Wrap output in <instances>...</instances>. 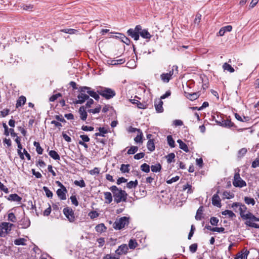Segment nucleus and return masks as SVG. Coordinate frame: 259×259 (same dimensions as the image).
Listing matches in <instances>:
<instances>
[{"mask_svg":"<svg viewBox=\"0 0 259 259\" xmlns=\"http://www.w3.org/2000/svg\"><path fill=\"white\" fill-rule=\"evenodd\" d=\"M235 207H239L240 215L243 220H246L245 224L246 226L256 229L259 228V225L254 223L259 222V218L249 211L247 213H245L247 208L244 204L239 202H234L232 203L231 207L234 209Z\"/></svg>","mask_w":259,"mask_h":259,"instance_id":"1","label":"nucleus"},{"mask_svg":"<svg viewBox=\"0 0 259 259\" xmlns=\"http://www.w3.org/2000/svg\"><path fill=\"white\" fill-rule=\"evenodd\" d=\"M109 189L113 193L114 200L116 203L126 201L127 194L125 191L118 189L116 186L110 187Z\"/></svg>","mask_w":259,"mask_h":259,"instance_id":"2","label":"nucleus"},{"mask_svg":"<svg viewBox=\"0 0 259 259\" xmlns=\"http://www.w3.org/2000/svg\"><path fill=\"white\" fill-rule=\"evenodd\" d=\"M97 93L107 100L113 98L116 95L115 92L108 88L99 87L97 90Z\"/></svg>","mask_w":259,"mask_h":259,"instance_id":"3","label":"nucleus"},{"mask_svg":"<svg viewBox=\"0 0 259 259\" xmlns=\"http://www.w3.org/2000/svg\"><path fill=\"white\" fill-rule=\"evenodd\" d=\"M128 223V218L123 217L118 220H116V221L113 224V227L116 230H120L123 228L126 225H127Z\"/></svg>","mask_w":259,"mask_h":259,"instance_id":"4","label":"nucleus"},{"mask_svg":"<svg viewBox=\"0 0 259 259\" xmlns=\"http://www.w3.org/2000/svg\"><path fill=\"white\" fill-rule=\"evenodd\" d=\"M12 224L3 222L0 225V237H5L9 231H11Z\"/></svg>","mask_w":259,"mask_h":259,"instance_id":"5","label":"nucleus"},{"mask_svg":"<svg viewBox=\"0 0 259 259\" xmlns=\"http://www.w3.org/2000/svg\"><path fill=\"white\" fill-rule=\"evenodd\" d=\"M233 184L235 187L240 188L246 186V182L240 178L239 173L235 174Z\"/></svg>","mask_w":259,"mask_h":259,"instance_id":"6","label":"nucleus"},{"mask_svg":"<svg viewBox=\"0 0 259 259\" xmlns=\"http://www.w3.org/2000/svg\"><path fill=\"white\" fill-rule=\"evenodd\" d=\"M63 213L70 222H73L74 221V213L72 208L68 207L64 208L63 209Z\"/></svg>","mask_w":259,"mask_h":259,"instance_id":"7","label":"nucleus"},{"mask_svg":"<svg viewBox=\"0 0 259 259\" xmlns=\"http://www.w3.org/2000/svg\"><path fill=\"white\" fill-rule=\"evenodd\" d=\"M80 93L77 96V100L75 101V104H82L89 98V96L85 94L86 92H81L79 90Z\"/></svg>","mask_w":259,"mask_h":259,"instance_id":"8","label":"nucleus"},{"mask_svg":"<svg viewBox=\"0 0 259 259\" xmlns=\"http://www.w3.org/2000/svg\"><path fill=\"white\" fill-rule=\"evenodd\" d=\"M18 225L21 228L26 229L29 227L30 221L28 218H24L20 221Z\"/></svg>","mask_w":259,"mask_h":259,"instance_id":"9","label":"nucleus"},{"mask_svg":"<svg viewBox=\"0 0 259 259\" xmlns=\"http://www.w3.org/2000/svg\"><path fill=\"white\" fill-rule=\"evenodd\" d=\"M80 90L81 92H86L90 96L93 98H94V96H95L97 93V91L95 92V91L93 90L90 87L85 86L80 87Z\"/></svg>","mask_w":259,"mask_h":259,"instance_id":"10","label":"nucleus"},{"mask_svg":"<svg viewBox=\"0 0 259 259\" xmlns=\"http://www.w3.org/2000/svg\"><path fill=\"white\" fill-rule=\"evenodd\" d=\"M67 193V190L66 188L63 189H58L57 191V194L61 200L66 199V194Z\"/></svg>","mask_w":259,"mask_h":259,"instance_id":"11","label":"nucleus"},{"mask_svg":"<svg viewBox=\"0 0 259 259\" xmlns=\"http://www.w3.org/2000/svg\"><path fill=\"white\" fill-rule=\"evenodd\" d=\"M163 102L159 99L157 101H155L154 106L155 107V110L158 113H161L163 111Z\"/></svg>","mask_w":259,"mask_h":259,"instance_id":"12","label":"nucleus"},{"mask_svg":"<svg viewBox=\"0 0 259 259\" xmlns=\"http://www.w3.org/2000/svg\"><path fill=\"white\" fill-rule=\"evenodd\" d=\"M128 247L126 244H122L118 247V248L115 251L116 254L121 255L125 254L127 252Z\"/></svg>","mask_w":259,"mask_h":259,"instance_id":"13","label":"nucleus"},{"mask_svg":"<svg viewBox=\"0 0 259 259\" xmlns=\"http://www.w3.org/2000/svg\"><path fill=\"white\" fill-rule=\"evenodd\" d=\"M248 253L249 251L247 249L243 250L236 254L235 259H247Z\"/></svg>","mask_w":259,"mask_h":259,"instance_id":"14","label":"nucleus"},{"mask_svg":"<svg viewBox=\"0 0 259 259\" xmlns=\"http://www.w3.org/2000/svg\"><path fill=\"white\" fill-rule=\"evenodd\" d=\"M79 113L80 119L83 121L85 120L87 118L88 114L84 106L80 107L79 109Z\"/></svg>","mask_w":259,"mask_h":259,"instance_id":"15","label":"nucleus"},{"mask_svg":"<svg viewBox=\"0 0 259 259\" xmlns=\"http://www.w3.org/2000/svg\"><path fill=\"white\" fill-rule=\"evenodd\" d=\"M127 33L135 40H138L139 39V34L136 31H134V29L130 28L127 31Z\"/></svg>","mask_w":259,"mask_h":259,"instance_id":"16","label":"nucleus"},{"mask_svg":"<svg viewBox=\"0 0 259 259\" xmlns=\"http://www.w3.org/2000/svg\"><path fill=\"white\" fill-rule=\"evenodd\" d=\"M7 199L11 201L20 202L22 198L16 194H11L8 196Z\"/></svg>","mask_w":259,"mask_h":259,"instance_id":"17","label":"nucleus"},{"mask_svg":"<svg viewBox=\"0 0 259 259\" xmlns=\"http://www.w3.org/2000/svg\"><path fill=\"white\" fill-rule=\"evenodd\" d=\"M212 203L214 206H221V199L218 194H214L212 196Z\"/></svg>","mask_w":259,"mask_h":259,"instance_id":"18","label":"nucleus"},{"mask_svg":"<svg viewBox=\"0 0 259 259\" xmlns=\"http://www.w3.org/2000/svg\"><path fill=\"white\" fill-rule=\"evenodd\" d=\"M26 99L25 97L23 96H20L17 101L16 104V107L18 108L24 105L26 103Z\"/></svg>","mask_w":259,"mask_h":259,"instance_id":"19","label":"nucleus"},{"mask_svg":"<svg viewBox=\"0 0 259 259\" xmlns=\"http://www.w3.org/2000/svg\"><path fill=\"white\" fill-rule=\"evenodd\" d=\"M205 228L207 230H210V231H213V232H219V233H224V231H225V228H223V227H220V228L214 227V228H212L210 226L208 225V226H206Z\"/></svg>","mask_w":259,"mask_h":259,"instance_id":"20","label":"nucleus"},{"mask_svg":"<svg viewBox=\"0 0 259 259\" xmlns=\"http://www.w3.org/2000/svg\"><path fill=\"white\" fill-rule=\"evenodd\" d=\"M104 198L105 199V202L108 204H110L113 200L112 194L109 192H105L104 193Z\"/></svg>","mask_w":259,"mask_h":259,"instance_id":"21","label":"nucleus"},{"mask_svg":"<svg viewBox=\"0 0 259 259\" xmlns=\"http://www.w3.org/2000/svg\"><path fill=\"white\" fill-rule=\"evenodd\" d=\"M235 117L238 120L242 122H248L250 119V117L248 116H243L242 117L238 113L235 114Z\"/></svg>","mask_w":259,"mask_h":259,"instance_id":"22","label":"nucleus"},{"mask_svg":"<svg viewBox=\"0 0 259 259\" xmlns=\"http://www.w3.org/2000/svg\"><path fill=\"white\" fill-rule=\"evenodd\" d=\"M186 97L191 101L195 100L197 99L199 97V95L198 93H186Z\"/></svg>","mask_w":259,"mask_h":259,"instance_id":"23","label":"nucleus"},{"mask_svg":"<svg viewBox=\"0 0 259 259\" xmlns=\"http://www.w3.org/2000/svg\"><path fill=\"white\" fill-rule=\"evenodd\" d=\"M161 79L163 82L167 83L171 79V77L167 73H163L160 75Z\"/></svg>","mask_w":259,"mask_h":259,"instance_id":"24","label":"nucleus"},{"mask_svg":"<svg viewBox=\"0 0 259 259\" xmlns=\"http://www.w3.org/2000/svg\"><path fill=\"white\" fill-rule=\"evenodd\" d=\"M95 229L97 232L101 233L105 232L107 228L105 226L104 224H100L96 226Z\"/></svg>","mask_w":259,"mask_h":259,"instance_id":"25","label":"nucleus"},{"mask_svg":"<svg viewBox=\"0 0 259 259\" xmlns=\"http://www.w3.org/2000/svg\"><path fill=\"white\" fill-rule=\"evenodd\" d=\"M26 239L24 238H21L15 239L14 241V244L16 245H25Z\"/></svg>","mask_w":259,"mask_h":259,"instance_id":"26","label":"nucleus"},{"mask_svg":"<svg viewBox=\"0 0 259 259\" xmlns=\"http://www.w3.org/2000/svg\"><path fill=\"white\" fill-rule=\"evenodd\" d=\"M147 147L148 149L152 152L155 150V145L153 140L150 139L147 142Z\"/></svg>","mask_w":259,"mask_h":259,"instance_id":"27","label":"nucleus"},{"mask_svg":"<svg viewBox=\"0 0 259 259\" xmlns=\"http://www.w3.org/2000/svg\"><path fill=\"white\" fill-rule=\"evenodd\" d=\"M177 142L179 143L180 148L181 149L183 150L184 151L186 152L189 151L187 145L185 143H184L181 140H178L177 141Z\"/></svg>","mask_w":259,"mask_h":259,"instance_id":"28","label":"nucleus"},{"mask_svg":"<svg viewBox=\"0 0 259 259\" xmlns=\"http://www.w3.org/2000/svg\"><path fill=\"white\" fill-rule=\"evenodd\" d=\"M140 34L144 38L150 39L151 37V35L146 29H143Z\"/></svg>","mask_w":259,"mask_h":259,"instance_id":"29","label":"nucleus"},{"mask_svg":"<svg viewBox=\"0 0 259 259\" xmlns=\"http://www.w3.org/2000/svg\"><path fill=\"white\" fill-rule=\"evenodd\" d=\"M203 211V206H200L199 208L198 209L196 214L195 216V219L197 220H200L202 218V212Z\"/></svg>","mask_w":259,"mask_h":259,"instance_id":"30","label":"nucleus"},{"mask_svg":"<svg viewBox=\"0 0 259 259\" xmlns=\"http://www.w3.org/2000/svg\"><path fill=\"white\" fill-rule=\"evenodd\" d=\"M49 155L55 160H59L60 157L58 153L54 150H51L49 153Z\"/></svg>","mask_w":259,"mask_h":259,"instance_id":"31","label":"nucleus"},{"mask_svg":"<svg viewBox=\"0 0 259 259\" xmlns=\"http://www.w3.org/2000/svg\"><path fill=\"white\" fill-rule=\"evenodd\" d=\"M175 71L177 73H178V66L176 65H173L171 67H169L167 73L171 77Z\"/></svg>","mask_w":259,"mask_h":259,"instance_id":"32","label":"nucleus"},{"mask_svg":"<svg viewBox=\"0 0 259 259\" xmlns=\"http://www.w3.org/2000/svg\"><path fill=\"white\" fill-rule=\"evenodd\" d=\"M247 150L246 148H242L241 149H240L237 154V157L239 158H241L243 157L245 154L247 153Z\"/></svg>","mask_w":259,"mask_h":259,"instance_id":"33","label":"nucleus"},{"mask_svg":"<svg viewBox=\"0 0 259 259\" xmlns=\"http://www.w3.org/2000/svg\"><path fill=\"white\" fill-rule=\"evenodd\" d=\"M33 145L36 147V151L39 154H41L43 152V149L40 147L38 142L34 141Z\"/></svg>","mask_w":259,"mask_h":259,"instance_id":"34","label":"nucleus"},{"mask_svg":"<svg viewBox=\"0 0 259 259\" xmlns=\"http://www.w3.org/2000/svg\"><path fill=\"white\" fill-rule=\"evenodd\" d=\"M222 214L224 215H228L229 218H233L236 217L235 214L230 210H226L225 211H222Z\"/></svg>","mask_w":259,"mask_h":259,"instance_id":"35","label":"nucleus"},{"mask_svg":"<svg viewBox=\"0 0 259 259\" xmlns=\"http://www.w3.org/2000/svg\"><path fill=\"white\" fill-rule=\"evenodd\" d=\"M138 132L139 133V135H137L135 137L134 140L136 143H142L143 133L140 130H138Z\"/></svg>","mask_w":259,"mask_h":259,"instance_id":"36","label":"nucleus"},{"mask_svg":"<svg viewBox=\"0 0 259 259\" xmlns=\"http://www.w3.org/2000/svg\"><path fill=\"white\" fill-rule=\"evenodd\" d=\"M223 68L224 70H227L231 73L234 72V68L230 64H228L227 63H225L223 64Z\"/></svg>","mask_w":259,"mask_h":259,"instance_id":"37","label":"nucleus"},{"mask_svg":"<svg viewBox=\"0 0 259 259\" xmlns=\"http://www.w3.org/2000/svg\"><path fill=\"white\" fill-rule=\"evenodd\" d=\"M222 125L225 127H232L234 126V123L230 120L227 119L222 121Z\"/></svg>","mask_w":259,"mask_h":259,"instance_id":"38","label":"nucleus"},{"mask_svg":"<svg viewBox=\"0 0 259 259\" xmlns=\"http://www.w3.org/2000/svg\"><path fill=\"white\" fill-rule=\"evenodd\" d=\"M138 181L135 180V181H130L126 184V187L129 189H132L133 188H136L138 185Z\"/></svg>","mask_w":259,"mask_h":259,"instance_id":"39","label":"nucleus"},{"mask_svg":"<svg viewBox=\"0 0 259 259\" xmlns=\"http://www.w3.org/2000/svg\"><path fill=\"white\" fill-rule=\"evenodd\" d=\"M244 201L245 203L248 205L251 204L252 205H254L255 203V200L253 198L248 197H244Z\"/></svg>","mask_w":259,"mask_h":259,"instance_id":"40","label":"nucleus"},{"mask_svg":"<svg viewBox=\"0 0 259 259\" xmlns=\"http://www.w3.org/2000/svg\"><path fill=\"white\" fill-rule=\"evenodd\" d=\"M224 198L231 199L234 197V194L230 192L224 191L223 194Z\"/></svg>","mask_w":259,"mask_h":259,"instance_id":"41","label":"nucleus"},{"mask_svg":"<svg viewBox=\"0 0 259 259\" xmlns=\"http://www.w3.org/2000/svg\"><path fill=\"white\" fill-rule=\"evenodd\" d=\"M151 168L152 171L157 172L160 170L161 166L159 163H158L155 165H152Z\"/></svg>","mask_w":259,"mask_h":259,"instance_id":"42","label":"nucleus"},{"mask_svg":"<svg viewBox=\"0 0 259 259\" xmlns=\"http://www.w3.org/2000/svg\"><path fill=\"white\" fill-rule=\"evenodd\" d=\"M124 59H120L117 60H113L111 61V64L113 65L122 64L125 62Z\"/></svg>","mask_w":259,"mask_h":259,"instance_id":"43","label":"nucleus"},{"mask_svg":"<svg viewBox=\"0 0 259 259\" xmlns=\"http://www.w3.org/2000/svg\"><path fill=\"white\" fill-rule=\"evenodd\" d=\"M167 161L168 163H171L174 161L175 154L174 153H170L166 156Z\"/></svg>","mask_w":259,"mask_h":259,"instance_id":"44","label":"nucleus"},{"mask_svg":"<svg viewBox=\"0 0 259 259\" xmlns=\"http://www.w3.org/2000/svg\"><path fill=\"white\" fill-rule=\"evenodd\" d=\"M167 143L169 146L171 147H174L175 146V141L173 140L172 136L169 135L167 137Z\"/></svg>","mask_w":259,"mask_h":259,"instance_id":"45","label":"nucleus"},{"mask_svg":"<svg viewBox=\"0 0 259 259\" xmlns=\"http://www.w3.org/2000/svg\"><path fill=\"white\" fill-rule=\"evenodd\" d=\"M101 106L99 105L95 108L89 109V110H88V111L89 113H92L93 114H96V113H99L100 112V111H101Z\"/></svg>","mask_w":259,"mask_h":259,"instance_id":"46","label":"nucleus"},{"mask_svg":"<svg viewBox=\"0 0 259 259\" xmlns=\"http://www.w3.org/2000/svg\"><path fill=\"white\" fill-rule=\"evenodd\" d=\"M141 169L145 172H149L150 171V166L147 163H144L141 165Z\"/></svg>","mask_w":259,"mask_h":259,"instance_id":"47","label":"nucleus"},{"mask_svg":"<svg viewBox=\"0 0 259 259\" xmlns=\"http://www.w3.org/2000/svg\"><path fill=\"white\" fill-rule=\"evenodd\" d=\"M129 167V164H122L121 165L120 169L122 172H128L130 170Z\"/></svg>","mask_w":259,"mask_h":259,"instance_id":"48","label":"nucleus"},{"mask_svg":"<svg viewBox=\"0 0 259 259\" xmlns=\"http://www.w3.org/2000/svg\"><path fill=\"white\" fill-rule=\"evenodd\" d=\"M138 150V147L137 146H132L130 147V148L128 149V150L127 151V154H129V155H131V154H135L136 152H137Z\"/></svg>","mask_w":259,"mask_h":259,"instance_id":"49","label":"nucleus"},{"mask_svg":"<svg viewBox=\"0 0 259 259\" xmlns=\"http://www.w3.org/2000/svg\"><path fill=\"white\" fill-rule=\"evenodd\" d=\"M43 190L46 193V196L49 198H52L53 197V193L47 187L44 186Z\"/></svg>","mask_w":259,"mask_h":259,"instance_id":"50","label":"nucleus"},{"mask_svg":"<svg viewBox=\"0 0 259 259\" xmlns=\"http://www.w3.org/2000/svg\"><path fill=\"white\" fill-rule=\"evenodd\" d=\"M62 32H63L64 33H68V34H74L76 32H77V30H75V29H62L61 30Z\"/></svg>","mask_w":259,"mask_h":259,"instance_id":"51","label":"nucleus"},{"mask_svg":"<svg viewBox=\"0 0 259 259\" xmlns=\"http://www.w3.org/2000/svg\"><path fill=\"white\" fill-rule=\"evenodd\" d=\"M8 220L13 223H15L17 221V219L13 212L8 214Z\"/></svg>","mask_w":259,"mask_h":259,"instance_id":"52","label":"nucleus"},{"mask_svg":"<svg viewBox=\"0 0 259 259\" xmlns=\"http://www.w3.org/2000/svg\"><path fill=\"white\" fill-rule=\"evenodd\" d=\"M17 145H18V155H19V156L21 159H24V156L23 155V153L21 152V150L22 149V145L21 143H20V144H18Z\"/></svg>","mask_w":259,"mask_h":259,"instance_id":"53","label":"nucleus"},{"mask_svg":"<svg viewBox=\"0 0 259 259\" xmlns=\"http://www.w3.org/2000/svg\"><path fill=\"white\" fill-rule=\"evenodd\" d=\"M74 184L76 186H79L81 188L84 187L85 186V184L84 181L83 180L80 181H75Z\"/></svg>","mask_w":259,"mask_h":259,"instance_id":"54","label":"nucleus"},{"mask_svg":"<svg viewBox=\"0 0 259 259\" xmlns=\"http://www.w3.org/2000/svg\"><path fill=\"white\" fill-rule=\"evenodd\" d=\"M120 38L122 41L125 43L127 45H129L130 44L131 41L127 37L124 36V35L121 34Z\"/></svg>","mask_w":259,"mask_h":259,"instance_id":"55","label":"nucleus"},{"mask_svg":"<svg viewBox=\"0 0 259 259\" xmlns=\"http://www.w3.org/2000/svg\"><path fill=\"white\" fill-rule=\"evenodd\" d=\"M98 130L100 132V135H101V137H104L105 136V134H107L108 133V131L107 128H105V127H100L99 128H98Z\"/></svg>","mask_w":259,"mask_h":259,"instance_id":"56","label":"nucleus"},{"mask_svg":"<svg viewBox=\"0 0 259 259\" xmlns=\"http://www.w3.org/2000/svg\"><path fill=\"white\" fill-rule=\"evenodd\" d=\"M137 244V243L135 240L131 239L128 243V246L131 249H134L136 247Z\"/></svg>","mask_w":259,"mask_h":259,"instance_id":"57","label":"nucleus"},{"mask_svg":"<svg viewBox=\"0 0 259 259\" xmlns=\"http://www.w3.org/2000/svg\"><path fill=\"white\" fill-rule=\"evenodd\" d=\"M183 189L184 190L188 189L187 192L189 193H192L193 191L192 186L189 184H187L186 185H184L183 186Z\"/></svg>","mask_w":259,"mask_h":259,"instance_id":"58","label":"nucleus"},{"mask_svg":"<svg viewBox=\"0 0 259 259\" xmlns=\"http://www.w3.org/2000/svg\"><path fill=\"white\" fill-rule=\"evenodd\" d=\"M89 216L92 219H95L99 216V213L96 211H92L89 213Z\"/></svg>","mask_w":259,"mask_h":259,"instance_id":"59","label":"nucleus"},{"mask_svg":"<svg viewBox=\"0 0 259 259\" xmlns=\"http://www.w3.org/2000/svg\"><path fill=\"white\" fill-rule=\"evenodd\" d=\"M197 249V244L196 243H194L191 244L189 247L190 251L192 253H194L196 251Z\"/></svg>","mask_w":259,"mask_h":259,"instance_id":"60","label":"nucleus"},{"mask_svg":"<svg viewBox=\"0 0 259 259\" xmlns=\"http://www.w3.org/2000/svg\"><path fill=\"white\" fill-rule=\"evenodd\" d=\"M219 222V219L215 217H211L210 219V223L213 226H217Z\"/></svg>","mask_w":259,"mask_h":259,"instance_id":"61","label":"nucleus"},{"mask_svg":"<svg viewBox=\"0 0 259 259\" xmlns=\"http://www.w3.org/2000/svg\"><path fill=\"white\" fill-rule=\"evenodd\" d=\"M94 103V100L92 99L89 98L88 100H87V102L85 104L84 107L85 108H90L91 107L92 105Z\"/></svg>","mask_w":259,"mask_h":259,"instance_id":"62","label":"nucleus"},{"mask_svg":"<svg viewBox=\"0 0 259 259\" xmlns=\"http://www.w3.org/2000/svg\"><path fill=\"white\" fill-rule=\"evenodd\" d=\"M70 200L73 204L75 206H77L78 205V202L76 199V197L75 195H72L70 197Z\"/></svg>","mask_w":259,"mask_h":259,"instance_id":"63","label":"nucleus"},{"mask_svg":"<svg viewBox=\"0 0 259 259\" xmlns=\"http://www.w3.org/2000/svg\"><path fill=\"white\" fill-rule=\"evenodd\" d=\"M251 166L253 168L259 167V158L256 159L252 162Z\"/></svg>","mask_w":259,"mask_h":259,"instance_id":"64","label":"nucleus"}]
</instances>
